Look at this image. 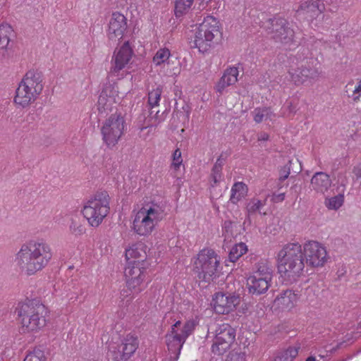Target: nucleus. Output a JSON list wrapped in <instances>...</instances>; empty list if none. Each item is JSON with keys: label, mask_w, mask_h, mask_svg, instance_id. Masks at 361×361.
<instances>
[{"label": "nucleus", "mask_w": 361, "mask_h": 361, "mask_svg": "<svg viewBox=\"0 0 361 361\" xmlns=\"http://www.w3.org/2000/svg\"><path fill=\"white\" fill-rule=\"evenodd\" d=\"M70 231L75 235H81L85 232V228L81 224L72 219L70 225Z\"/></svg>", "instance_id": "37998d69"}, {"label": "nucleus", "mask_w": 361, "mask_h": 361, "mask_svg": "<svg viewBox=\"0 0 361 361\" xmlns=\"http://www.w3.org/2000/svg\"><path fill=\"white\" fill-rule=\"evenodd\" d=\"M161 93L162 89L161 87H157L156 89H154L149 92L148 103L152 108L159 105Z\"/></svg>", "instance_id": "e433bc0d"}, {"label": "nucleus", "mask_w": 361, "mask_h": 361, "mask_svg": "<svg viewBox=\"0 0 361 361\" xmlns=\"http://www.w3.org/2000/svg\"><path fill=\"white\" fill-rule=\"evenodd\" d=\"M219 260L212 250H203L195 262L198 278L205 282H210L216 276Z\"/></svg>", "instance_id": "9b49d317"}, {"label": "nucleus", "mask_w": 361, "mask_h": 361, "mask_svg": "<svg viewBox=\"0 0 361 361\" xmlns=\"http://www.w3.org/2000/svg\"><path fill=\"white\" fill-rule=\"evenodd\" d=\"M299 348L289 347L288 349L278 353L276 357L281 361H293L298 354Z\"/></svg>", "instance_id": "f704fd0d"}, {"label": "nucleus", "mask_w": 361, "mask_h": 361, "mask_svg": "<svg viewBox=\"0 0 361 361\" xmlns=\"http://www.w3.org/2000/svg\"><path fill=\"white\" fill-rule=\"evenodd\" d=\"M143 244H137L126 251V258L128 262L142 264L147 258V254Z\"/></svg>", "instance_id": "b1692460"}, {"label": "nucleus", "mask_w": 361, "mask_h": 361, "mask_svg": "<svg viewBox=\"0 0 361 361\" xmlns=\"http://www.w3.org/2000/svg\"><path fill=\"white\" fill-rule=\"evenodd\" d=\"M331 185L332 180L330 176L324 172H317L311 178V185L317 192L325 193Z\"/></svg>", "instance_id": "412c9836"}, {"label": "nucleus", "mask_w": 361, "mask_h": 361, "mask_svg": "<svg viewBox=\"0 0 361 361\" xmlns=\"http://www.w3.org/2000/svg\"><path fill=\"white\" fill-rule=\"evenodd\" d=\"M171 56L169 49L163 48L159 49L153 58V61L157 66H159L168 61Z\"/></svg>", "instance_id": "c9c22d12"}, {"label": "nucleus", "mask_w": 361, "mask_h": 361, "mask_svg": "<svg viewBox=\"0 0 361 361\" xmlns=\"http://www.w3.org/2000/svg\"><path fill=\"white\" fill-rule=\"evenodd\" d=\"M247 186L244 183H235L231 188L230 202L235 204H237L247 195Z\"/></svg>", "instance_id": "cd10ccee"}, {"label": "nucleus", "mask_w": 361, "mask_h": 361, "mask_svg": "<svg viewBox=\"0 0 361 361\" xmlns=\"http://www.w3.org/2000/svg\"><path fill=\"white\" fill-rule=\"evenodd\" d=\"M321 4L324 6V12L334 13L338 10V0H322Z\"/></svg>", "instance_id": "a19ab883"}, {"label": "nucleus", "mask_w": 361, "mask_h": 361, "mask_svg": "<svg viewBox=\"0 0 361 361\" xmlns=\"http://www.w3.org/2000/svg\"><path fill=\"white\" fill-rule=\"evenodd\" d=\"M137 347V338L128 335L121 344L117 347H111L109 350L115 361H126L135 352Z\"/></svg>", "instance_id": "f3484780"}, {"label": "nucleus", "mask_w": 361, "mask_h": 361, "mask_svg": "<svg viewBox=\"0 0 361 361\" xmlns=\"http://www.w3.org/2000/svg\"><path fill=\"white\" fill-rule=\"evenodd\" d=\"M298 160H295L294 162L293 160H289L287 164H286L283 168H281L279 171V181L282 182L288 178V176L290 173V171L293 169L292 165H298Z\"/></svg>", "instance_id": "ea45409f"}, {"label": "nucleus", "mask_w": 361, "mask_h": 361, "mask_svg": "<svg viewBox=\"0 0 361 361\" xmlns=\"http://www.w3.org/2000/svg\"><path fill=\"white\" fill-rule=\"evenodd\" d=\"M127 27L126 18L120 13H114L109 24L108 37L109 39H122Z\"/></svg>", "instance_id": "a211bd4d"}, {"label": "nucleus", "mask_w": 361, "mask_h": 361, "mask_svg": "<svg viewBox=\"0 0 361 361\" xmlns=\"http://www.w3.org/2000/svg\"><path fill=\"white\" fill-rule=\"evenodd\" d=\"M264 29L270 39L276 43L290 44L295 41V30L292 25L283 18L269 19L264 24Z\"/></svg>", "instance_id": "6e6552de"}, {"label": "nucleus", "mask_w": 361, "mask_h": 361, "mask_svg": "<svg viewBox=\"0 0 361 361\" xmlns=\"http://www.w3.org/2000/svg\"><path fill=\"white\" fill-rule=\"evenodd\" d=\"M226 361H244V357L240 354L234 353L231 355L230 360Z\"/></svg>", "instance_id": "de8ad7c7"}, {"label": "nucleus", "mask_w": 361, "mask_h": 361, "mask_svg": "<svg viewBox=\"0 0 361 361\" xmlns=\"http://www.w3.org/2000/svg\"><path fill=\"white\" fill-rule=\"evenodd\" d=\"M23 361H46V357L41 348H35L26 355Z\"/></svg>", "instance_id": "4c0bfd02"}, {"label": "nucleus", "mask_w": 361, "mask_h": 361, "mask_svg": "<svg viewBox=\"0 0 361 361\" xmlns=\"http://www.w3.org/2000/svg\"><path fill=\"white\" fill-rule=\"evenodd\" d=\"M235 339V330L228 324H222L216 329V335L212 350L218 355L224 354Z\"/></svg>", "instance_id": "ddd939ff"}, {"label": "nucleus", "mask_w": 361, "mask_h": 361, "mask_svg": "<svg viewBox=\"0 0 361 361\" xmlns=\"http://www.w3.org/2000/svg\"><path fill=\"white\" fill-rule=\"evenodd\" d=\"M52 258L50 245L43 240L24 243L16 254V262L27 275H32L44 268Z\"/></svg>", "instance_id": "f03ea898"}, {"label": "nucleus", "mask_w": 361, "mask_h": 361, "mask_svg": "<svg viewBox=\"0 0 361 361\" xmlns=\"http://www.w3.org/2000/svg\"><path fill=\"white\" fill-rule=\"evenodd\" d=\"M142 265L128 262L125 268L124 275L127 287L133 294L138 293L142 290L141 285L145 278V268L141 267Z\"/></svg>", "instance_id": "4468645a"}, {"label": "nucleus", "mask_w": 361, "mask_h": 361, "mask_svg": "<svg viewBox=\"0 0 361 361\" xmlns=\"http://www.w3.org/2000/svg\"><path fill=\"white\" fill-rule=\"evenodd\" d=\"M194 0H176L175 4V14L177 17L188 12Z\"/></svg>", "instance_id": "72a5a7b5"}, {"label": "nucleus", "mask_w": 361, "mask_h": 361, "mask_svg": "<svg viewBox=\"0 0 361 361\" xmlns=\"http://www.w3.org/2000/svg\"><path fill=\"white\" fill-rule=\"evenodd\" d=\"M15 312L20 319L23 333L37 331L46 325L47 308L38 300L20 302Z\"/></svg>", "instance_id": "7ed1b4c3"}, {"label": "nucleus", "mask_w": 361, "mask_h": 361, "mask_svg": "<svg viewBox=\"0 0 361 361\" xmlns=\"http://www.w3.org/2000/svg\"><path fill=\"white\" fill-rule=\"evenodd\" d=\"M13 29L10 25L5 23L0 25V59L4 57L7 52V47Z\"/></svg>", "instance_id": "a878e982"}, {"label": "nucleus", "mask_w": 361, "mask_h": 361, "mask_svg": "<svg viewBox=\"0 0 361 361\" xmlns=\"http://www.w3.org/2000/svg\"><path fill=\"white\" fill-rule=\"evenodd\" d=\"M317 66L316 60L310 59L302 62L297 68L291 67L288 71L291 80L295 85H300L308 80H317L322 71Z\"/></svg>", "instance_id": "f8f14e48"}, {"label": "nucleus", "mask_w": 361, "mask_h": 361, "mask_svg": "<svg viewBox=\"0 0 361 361\" xmlns=\"http://www.w3.org/2000/svg\"><path fill=\"white\" fill-rule=\"evenodd\" d=\"M326 261V248L317 241H308L303 248L298 243H288L278 253V270L284 279L293 283L302 274L305 264L319 267Z\"/></svg>", "instance_id": "f257e3e1"}, {"label": "nucleus", "mask_w": 361, "mask_h": 361, "mask_svg": "<svg viewBox=\"0 0 361 361\" xmlns=\"http://www.w3.org/2000/svg\"><path fill=\"white\" fill-rule=\"evenodd\" d=\"M254 114V121L257 123H261L263 120L271 118L273 114L270 109L268 108L256 109Z\"/></svg>", "instance_id": "58836bf2"}, {"label": "nucleus", "mask_w": 361, "mask_h": 361, "mask_svg": "<svg viewBox=\"0 0 361 361\" xmlns=\"http://www.w3.org/2000/svg\"><path fill=\"white\" fill-rule=\"evenodd\" d=\"M266 201H262L256 198L250 200L246 206V212L248 218L252 214L259 212L261 214V209L265 205Z\"/></svg>", "instance_id": "473e14b6"}, {"label": "nucleus", "mask_w": 361, "mask_h": 361, "mask_svg": "<svg viewBox=\"0 0 361 361\" xmlns=\"http://www.w3.org/2000/svg\"><path fill=\"white\" fill-rule=\"evenodd\" d=\"M269 139V135L266 133H261L258 135V140L259 141H267Z\"/></svg>", "instance_id": "09e8293b"}, {"label": "nucleus", "mask_w": 361, "mask_h": 361, "mask_svg": "<svg viewBox=\"0 0 361 361\" xmlns=\"http://www.w3.org/2000/svg\"><path fill=\"white\" fill-rule=\"evenodd\" d=\"M240 302L239 295L216 293L212 300L214 310L217 314H225L233 311Z\"/></svg>", "instance_id": "2eb2a0df"}, {"label": "nucleus", "mask_w": 361, "mask_h": 361, "mask_svg": "<svg viewBox=\"0 0 361 361\" xmlns=\"http://www.w3.org/2000/svg\"><path fill=\"white\" fill-rule=\"evenodd\" d=\"M226 159L223 157L221 154L217 159L216 163L212 167L210 175V185L212 188L216 186L222 180V169L224 165Z\"/></svg>", "instance_id": "bb28decb"}, {"label": "nucleus", "mask_w": 361, "mask_h": 361, "mask_svg": "<svg viewBox=\"0 0 361 361\" xmlns=\"http://www.w3.org/2000/svg\"><path fill=\"white\" fill-rule=\"evenodd\" d=\"M126 127L124 117L121 113L112 114L103 122L101 133L102 140L108 147L111 148L118 143Z\"/></svg>", "instance_id": "1a4fd4ad"}, {"label": "nucleus", "mask_w": 361, "mask_h": 361, "mask_svg": "<svg viewBox=\"0 0 361 361\" xmlns=\"http://www.w3.org/2000/svg\"><path fill=\"white\" fill-rule=\"evenodd\" d=\"M298 11H301L309 15L310 18H317L324 13V6L321 4V0H307L302 2Z\"/></svg>", "instance_id": "5701e85b"}, {"label": "nucleus", "mask_w": 361, "mask_h": 361, "mask_svg": "<svg viewBox=\"0 0 361 361\" xmlns=\"http://www.w3.org/2000/svg\"><path fill=\"white\" fill-rule=\"evenodd\" d=\"M240 226L237 218L235 219H226L222 225V233L225 239L234 237L238 234V227Z\"/></svg>", "instance_id": "c756f323"}, {"label": "nucleus", "mask_w": 361, "mask_h": 361, "mask_svg": "<svg viewBox=\"0 0 361 361\" xmlns=\"http://www.w3.org/2000/svg\"><path fill=\"white\" fill-rule=\"evenodd\" d=\"M361 97V80L358 82L357 85L355 87L353 92L352 99L353 102H357L360 101Z\"/></svg>", "instance_id": "a18cd8bd"}, {"label": "nucleus", "mask_w": 361, "mask_h": 361, "mask_svg": "<svg viewBox=\"0 0 361 361\" xmlns=\"http://www.w3.org/2000/svg\"><path fill=\"white\" fill-rule=\"evenodd\" d=\"M116 97L118 94L116 91L114 90V87L111 85H106L98 98L97 109L99 114L111 111L116 103Z\"/></svg>", "instance_id": "6ab92c4d"}, {"label": "nucleus", "mask_w": 361, "mask_h": 361, "mask_svg": "<svg viewBox=\"0 0 361 361\" xmlns=\"http://www.w3.org/2000/svg\"><path fill=\"white\" fill-rule=\"evenodd\" d=\"M306 361H316L315 358L314 357H308L306 360Z\"/></svg>", "instance_id": "3c124183"}, {"label": "nucleus", "mask_w": 361, "mask_h": 361, "mask_svg": "<svg viewBox=\"0 0 361 361\" xmlns=\"http://www.w3.org/2000/svg\"><path fill=\"white\" fill-rule=\"evenodd\" d=\"M238 70L236 67L226 68L216 85V91L219 93H222L226 87L234 85L238 80Z\"/></svg>", "instance_id": "4be33fe9"}, {"label": "nucleus", "mask_w": 361, "mask_h": 361, "mask_svg": "<svg viewBox=\"0 0 361 361\" xmlns=\"http://www.w3.org/2000/svg\"><path fill=\"white\" fill-rule=\"evenodd\" d=\"M133 50L129 45L128 42H125L116 51H114L112 59V66L109 71L111 76L120 75V71L123 70L130 62Z\"/></svg>", "instance_id": "dca6fc26"}, {"label": "nucleus", "mask_w": 361, "mask_h": 361, "mask_svg": "<svg viewBox=\"0 0 361 361\" xmlns=\"http://www.w3.org/2000/svg\"><path fill=\"white\" fill-rule=\"evenodd\" d=\"M271 280L249 276L247 280L248 291L252 295H259L265 293L271 286Z\"/></svg>", "instance_id": "aec40b11"}, {"label": "nucleus", "mask_w": 361, "mask_h": 361, "mask_svg": "<svg viewBox=\"0 0 361 361\" xmlns=\"http://www.w3.org/2000/svg\"><path fill=\"white\" fill-rule=\"evenodd\" d=\"M352 173L356 179L361 178V162L354 166Z\"/></svg>", "instance_id": "49530a36"}, {"label": "nucleus", "mask_w": 361, "mask_h": 361, "mask_svg": "<svg viewBox=\"0 0 361 361\" xmlns=\"http://www.w3.org/2000/svg\"><path fill=\"white\" fill-rule=\"evenodd\" d=\"M109 212V196L106 191L97 192L84 205L82 213L89 224L99 226Z\"/></svg>", "instance_id": "39448f33"}, {"label": "nucleus", "mask_w": 361, "mask_h": 361, "mask_svg": "<svg viewBox=\"0 0 361 361\" xmlns=\"http://www.w3.org/2000/svg\"><path fill=\"white\" fill-rule=\"evenodd\" d=\"M44 88L43 74L38 70L31 69L23 76L16 91L14 102L23 107L34 102Z\"/></svg>", "instance_id": "20e7f679"}, {"label": "nucleus", "mask_w": 361, "mask_h": 361, "mask_svg": "<svg viewBox=\"0 0 361 361\" xmlns=\"http://www.w3.org/2000/svg\"><path fill=\"white\" fill-rule=\"evenodd\" d=\"M219 23L213 16H208L200 24L195 34L194 44L201 52H206L212 46L214 37L219 32Z\"/></svg>", "instance_id": "9d476101"}, {"label": "nucleus", "mask_w": 361, "mask_h": 361, "mask_svg": "<svg viewBox=\"0 0 361 361\" xmlns=\"http://www.w3.org/2000/svg\"><path fill=\"white\" fill-rule=\"evenodd\" d=\"M247 251V245L240 243L235 245L229 252L228 259L231 262H236L242 255L245 254Z\"/></svg>", "instance_id": "7c9ffc66"}, {"label": "nucleus", "mask_w": 361, "mask_h": 361, "mask_svg": "<svg viewBox=\"0 0 361 361\" xmlns=\"http://www.w3.org/2000/svg\"><path fill=\"white\" fill-rule=\"evenodd\" d=\"M195 327V323L191 320L183 324L178 321L171 326V331L166 335V343L171 359L178 360L183 343L192 334Z\"/></svg>", "instance_id": "423d86ee"}, {"label": "nucleus", "mask_w": 361, "mask_h": 361, "mask_svg": "<svg viewBox=\"0 0 361 361\" xmlns=\"http://www.w3.org/2000/svg\"><path fill=\"white\" fill-rule=\"evenodd\" d=\"M316 286H310L305 288L304 294L306 295V298L309 301H313L315 296Z\"/></svg>", "instance_id": "c03bdc74"}, {"label": "nucleus", "mask_w": 361, "mask_h": 361, "mask_svg": "<svg viewBox=\"0 0 361 361\" xmlns=\"http://www.w3.org/2000/svg\"><path fill=\"white\" fill-rule=\"evenodd\" d=\"M164 216L163 209L157 204L143 207L136 214L133 223L135 233L147 235L152 233L155 226Z\"/></svg>", "instance_id": "0eeeda50"}, {"label": "nucleus", "mask_w": 361, "mask_h": 361, "mask_svg": "<svg viewBox=\"0 0 361 361\" xmlns=\"http://www.w3.org/2000/svg\"><path fill=\"white\" fill-rule=\"evenodd\" d=\"M250 276L262 278L263 279H272V269L267 262H260L255 265L253 271Z\"/></svg>", "instance_id": "c85d7f7f"}, {"label": "nucleus", "mask_w": 361, "mask_h": 361, "mask_svg": "<svg viewBox=\"0 0 361 361\" xmlns=\"http://www.w3.org/2000/svg\"><path fill=\"white\" fill-rule=\"evenodd\" d=\"M173 162L171 164V166L173 167L175 170H178L180 165L183 162V159L181 157V152L180 149L177 148L173 153Z\"/></svg>", "instance_id": "79ce46f5"}, {"label": "nucleus", "mask_w": 361, "mask_h": 361, "mask_svg": "<svg viewBox=\"0 0 361 361\" xmlns=\"http://www.w3.org/2000/svg\"><path fill=\"white\" fill-rule=\"evenodd\" d=\"M297 295L291 290H286L275 299V303L282 309H290L294 306Z\"/></svg>", "instance_id": "393cba45"}, {"label": "nucleus", "mask_w": 361, "mask_h": 361, "mask_svg": "<svg viewBox=\"0 0 361 361\" xmlns=\"http://www.w3.org/2000/svg\"><path fill=\"white\" fill-rule=\"evenodd\" d=\"M343 191L344 190H343L342 192H340L338 195L331 198L326 199L325 204L328 209L337 210L343 205L344 202V195L343 194Z\"/></svg>", "instance_id": "2f4dec72"}, {"label": "nucleus", "mask_w": 361, "mask_h": 361, "mask_svg": "<svg viewBox=\"0 0 361 361\" xmlns=\"http://www.w3.org/2000/svg\"><path fill=\"white\" fill-rule=\"evenodd\" d=\"M285 194L284 193H280L275 197V201L281 202L284 200Z\"/></svg>", "instance_id": "8fccbe9b"}]
</instances>
